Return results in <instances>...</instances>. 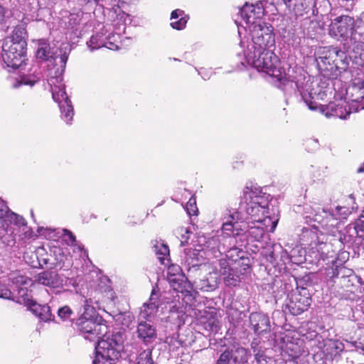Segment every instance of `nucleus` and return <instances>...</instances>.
<instances>
[{
    "mask_svg": "<svg viewBox=\"0 0 364 364\" xmlns=\"http://www.w3.org/2000/svg\"><path fill=\"white\" fill-rule=\"evenodd\" d=\"M230 220H227L225 223L223 224V233L221 235H224L226 237H230V232L233 231V228L235 224L238 221H244L243 219L244 215L241 212L234 211L233 213H229Z\"/></svg>",
    "mask_w": 364,
    "mask_h": 364,
    "instance_id": "nucleus-25",
    "label": "nucleus"
},
{
    "mask_svg": "<svg viewBox=\"0 0 364 364\" xmlns=\"http://www.w3.org/2000/svg\"><path fill=\"white\" fill-rule=\"evenodd\" d=\"M29 310L42 321H48L52 320L53 315L50 306L48 305H41L36 302L31 306Z\"/></svg>",
    "mask_w": 364,
    "mask_h": 364,
    "instance_id": "nucleus-27",
    "label": "nucleus"
},
{
    "mask_svg": "<svg viewBox=\"0 0 364 364\" xmlns=\"http://www.w3.org/2000/svg\"><path fill=\"white\" fill-rule=\"evenodd\" d=\"M303 253L304 250L299 247L292 249L290 252H288L286 250H282L281 252V259L284 262L286 260H289L294 263L301 262Z\"/></svg>",
    "mask_w": 364,
    "mask_h": 364,
    "instance_id": "nucleus-28",
    "label": "nucleus"
},
{
    "mask_svg": "<svg viewBox=\"0 0 364 364\" xmlns=\"http://www.w3.org/2000/svg\"><path fill=\"white\" fill-rule=\"evenodd\" d=\"M245 204L240 205V210L247 223H255L265 214L269 213V195L263 193L259 188H249L244 191Z\"/></svg>",
    "mask_w": 364,
    "mask_h": 364,
    "instance_id": "nucleus-4",
    "label": "nucleus"
},
{
    "mask_svg": "<svg viewBox=\"0 0 364 364\" xmlns=\"http://www.w3.org/2000/svg\"><path fill=\"white\" fill-rule=\"evenodd\" d=\"M188 16L181 9H176L171 14V26L176 30H182L186 27L188 21Z\"/></svg>",
    "mask_w": 364,
    "mask_h": 364,
    "instance_id": "nucleus-24",
    "label": "nucleus"
},
{
    "mask_svg": "<svg viewBox=\"0 0 364 364\" xmlns=\"http://www.w3.org/2000/svg\"><path fill=\"white\" fill-rule=\"evenodd\" d=\"M208 325L210 326V330H217L218 328V321L213 318V320H210L208 323Z\"/></svg>",
    "mask_w": 364,
    "mask_h": 364,
    "instance_id": "nucleus-59",
    "label": "nucleus"
},
{
    "mask_svg": "<svg viewBox=\"0 0 364 364\" xmlns=\"http://www.w3.org/2000/svg\"><path fill=\"white\" fill-rule=\"evenodd\" d=\"M254 343H252V348L253 349V352L255 353V360L259 363L262 360H263L264 354L260 350H257L255 347L253 346Z\"/></svg>",
    "mask_w": 364,
    "mask_h": 364,
    "instance_id": "nucleus-55",
    "label": "nucleus"
},
{
    "mask_svg": "<svg viewBox=\"0 0 364 364\" xmlns=\"http://www.w3.org/2000/svg\"><path fill=\"white\" fill-rule=\"evenodd\" d=\"M344 344L338 340L329 339L326 341L324 344V352L328 355L331 358H333L341 353L344 350Z\"/></svg>",
    "mask_w": 364,
    "mask_h": 364,
    "instance_id": "nucleus-23",
    "label": "nucleus"
},
{
    "mask_svg": "<svg viewBox=\"0 0 364 364\" xmlns=\"http://www.w3.org/2000/svg\"><path fill=\"white\" fill-rule=\"evenodd\" d=\"M36 282L40 284L50 287L58 288L63 286V279L55 272L44 271L36 277Z\"/></svg>",
    "mask_w": 364,
    "mask_h": 364,
    "instance_id": "nucleus-18",
    "label": "nucleus"
},
{
    "mask_svg": "<svg viewBox=\"0 0 364 364\" xmlns=\"http://www.w3.org/2000/svg\"><path fill=\"white\" fill-rule=\"evenodd\" d=\"M25 41H6L2 47V58L8 67L19 68L25 60Z\"/></svg>",
    "mask_w": 364,
    "mask_h": 364,
    "instance_id": "nucleus-8",
    "label": "nucleus"
},
{
    "mask_svg": "<svg viewBox=\"0 0 364 364\" xmlns=\"http://www.w3.org/2000/svg\"><path fill=\"white\" fill-rule=\"evenodd\" d=\"M220 269L219 272L222 275H226L227 272L232 269V268L229 267V264L225 259H221L219 260Z\"/></svg>",
    "mask_w": 364,
    "mask_h": 364,
    "instance_id": "nucleus-51",
    "label": "nucleus"
},
{
    "mask_svg": "<svg viewBox=\"0 0 364 364\" xmlns=\"http://www.w3.org/2000/svg\"><path fill=\"white\" fill-rule=\"evenodd\" d=\"M285 4L290 9L293 8L295 15L303 16L312 10V14L315 15L316 2L314 0H284Z\"/></svg>",
    "mask_w": 364,
    "mask_h": 364,
    "instance_id": "nucleus-15",
    "label": "nucleus"
},
{
    "mask_svg": "<svg viewBox=\"0 0 364 364\" xmlns=\"http://www.w3.org/2000/svg\"><path fill=\"white\" fill-rule=\"evenodd\" d=\"M10 210H9V208L6 205H1L0 207V225H2V223L4 221H6V215L9 213Z\"/></svg>",
    "mask_w": 364,
    "mask_h": 364,
    "instance_id": "nucleus-53",
    "label": "nucleus"
},
{
    "mask_svg": "<svg viewBox=\"0 0 364 364\" xmlns=\"http://www.w3.org/2000/svg\"><path fill=\"white\" fill-rule=\"evenodd\" d=\"M117 16L119 17L120 21H123L124 23H126L127 19L129 20V15L122 11H119Z\"/></svg>",
    "mask_w": 364,
    "mask_h": 364,
    "instance_id": "nucleus-58",
    "label": "nucleus"
},
{
    "mask_svg": "<svg viewBox=\"0 0 364 364\" xmlns=\"http://www.w3.org/2000/svg\"><path fill=\"white\" fill-rule=\"evenodd\" d=\"M58 315L62 320L65 321L73 315V311L68 306H64L58 309Z\"/></svg>",
    "mask_w": 364,
    "mask_h": 364,
    "instance_id": "nucleus-46",
    "label": "nucleus"
},
{
    "mask_svg": "<svg viewBox=\"0 0 364 364\" xmlns=\"http://www.w3.org/2000/svg\"><path fill=\"white\" fill-rule=\"evenodd\" d=\"M134 364H154L151 358V350L146 349L141 351L137 356Z\"/></svg>",
    "mask_w": 364,
    "mask_h": 364,
    "instance_id": "nucleus-38",
    "label": "nucleus"
},
{
    "mask_svg": "<svg viewBox=\"0 0 364 364\" xmlns=\"http://www.w3.org/2000/svg\"><path fill=\"white\" fill-rule=\"evenodd\" d=\"M235 241V237H226L224 235H215L209 238L201 237L198 239L199 247L205 252L206 259L218 258L222 252L225 251V244L230 245Z\"/></svg>",
    "mask_w": 364,
    "mask_h": 364,
    "instance_id": "nucleus-7",
    "label": "nucleus"
},
{
    "mask_svg": "<svg viewBox=\"0 0 364 364\" xmlns=\"http://www.w3.org/2000/svg\"><path fill=\"white\" fill-rule=\"evenodd\" d=\"M83 309L76 325L85 339L94 341L107 332V327L101 323L102 318L97 316L95 308L88 304L87 300H85Z\"/></svg>",
    "mask_w": 364,
    "mask_h": 364,
    "instance_id": "nucleus-6",
    "label": "nucleus"
},
{
    "mask_svg": "<svg viewBox=\"0 0 364 364\" xmlns=\"http://www.w3.org/2000/svg\"><path fill=\"white\" fill-rule=\"evenodd\" d=\"M49 55V46L46 43L43 42L39 43L36 56L39 59L46 60Z\"/></svg>",
    "mask_w": 364,
    "mask_h": 364,
    "instance_id": "nucleus-41",
    "label": "nucleus"
},
{
    "mask_svg": "<svg viewBox=\"0 0 364 364\" xmlns=\"http://www.w3.org/2000/svg\"><path fill=\"white\" fill-rule=\"evenodd\" d=\"M6 220L9 224L16 228L18 232H20V230L27 225L26 220L22 216L11 211L7 213Z\"/></svg>",
    "mask_w": 364,
    "mask_h": 364,
    "instance_id": "nucleus-33",
    "label": "nucleus"
},
{
    "mask_svg": "<svg viewBox=\"0 0 364 364\" xmlns=\"http://www.w3.org/2000/svg\"><path fill=\"white\" fill-rule=\"evenodd\" d=\"M168 282L173 289L177 291H182V284L185 281V279H182L179 277H168Z\"/></svg>",
    "mask_w": 364,
    "mask_h": 364,
    "instance_id": "nucleus-43",
    "label": "nucleus"
},
{
    "mask_svg": "<svg viewBox=\"0 0 364 364\" xmlns=\"http://www.w3.org/2000/svg\"><path fill=\"white\" fill-rule=\"evenodd\" d=\"M101 38L102 36L98 34L91 36L90 41L87 42V45L91 51L104 46V43Z\"/></svg>",
    "mask_w": 364,
    "mask_h": 364,
    "instance_id": "nucleus-39",
    "label": "nucleus"
},
{
    "mask_svg": "<svg viewBox=\"0 0 364 364\" xmlns=\"http://www.w3.org/2000/svg\"><path fill=\"white\" fill-rule=\"evenodd\" d=\"M14 282L17 284L25 285V284H28L31 282V280L27 277H25L23 276H19V277L14 278Z\"/></svg>",
    "mask_w": 364,
    "mask_h": 364,
    "instance_id": "nucleus-54",
    "label": "nucleus"
},
{
    "mask_svg": "<svg viewBox=\"0 0 364 364\" xmlns=\"http://www.w3.org/2000/svg\"><path fill=\"white\" fill-rule=\"evenodd\" d=\"M11 291L9 289L5 284H0V298L11 299Z\"/></svg>",
    "mask_w": 364,
    "mask_h": 364,
    "instance_id": "nucleus-49",
    "label": "nucleus"
},
{
    "mask_svg": "<svg viewBox=\"0 0 364 364\" xmlns=\"http://www.w3.org/2000/svg\"><path fill=\"white\" fill-rule=\"evenodd\" d=\"M336 58L332 63V72L334 70H346L348 66V59L345 52L336 48Z\"/></svg>",
    "mask_w": 364,
    "mask_h": 364,
    "instance_id": "nucleus-31",
    "label": "nucleus"
},
{
    "mask_svg": "<svg viewBox=\"0 0 364 364\" xmlns=\"http://www.w3.org/2000/svg\"><path fill=\"white\" fill-rule=\"evenodd\" d=\"M353 228L355 230V232H357V234L358 233V232L360 230H362L360 225L358 223L355 224Z\"/></svg>",
    "mask_w": 364,
    "mask_h": 364,
    "instance_id": "nucleus-62",
    "label": "nucleus"
},
{
    "mask_svg": "<svg viewBox=\"0 0 364 364\" xmlns=\"http://www.w3.org/2000/svg\"><path fill=\"white\" fill-rule=\"evenodd\" d=\"M224 282L227 286L229 287H235L237 286L241 280L240 275L238 274L237 269H230L226 275H223Z\"/></svg>",
    "mask_w": 364,
    "mask_h": 364,
    "instance_id": "nucleus-35",
    "label": "nucleus"
},
{
    "mask_svg": "<svg viewBox=\"0 0 364 364\" xmlns=\"http://www.w3.org/2000/svg\"><path fill=\"white\" fill-rule=\"evenodd\" d=\"M104 46L110 49V50H116L118 49V46L111 42L104 43Z\"/></svg>",
    "mask_w": 364,
    "mask_h": 364,
    "instance_id": "nucleus-60",
    "label": "nucleus"
},
{
    "mask_svg": "<svg viewBox=\"0 0 364 364\" xmlns=\"http://www.w3.org/2000/svg\"><path fill=\"white\" fill-rule=\"evenodd\" d=\"M350 41L355 58H359L364 63V31L358 26L350 33Z\"/></svg>",
    "mask_w": 364,
    "mask_h": 364,
    "instance_id": "nucleus-16",
    "label": "nucleus"
},
{
    "mask_svg": "<svg viewBox=\"0 0 364 364\" xmlns=\"http://www.w3.org/2000/svg\"><path fill=\"white\" fill-rule=\"evenodd\" d=\"M278 223V219L272 218L269 213L265 214L261 218L259 221H257L256 224H259L264 227L265 231L274 232Z\"/></svg>",
    "mask_w": 364,
    "mask_h": 364,
    "instance_id": "nucleus-34",
    "label": "nucleus"
},
{
    "mask_svg": "<svg viewBox=\"0 0 364 364\" xmlns=\"http://www.w3.org/2000/svg\"><path fill=\"white\" fill-rule=\"evenodd\" d=\"M152 248L155 254L158 256V259L162 264L167 265L169 262V249L164 243L155 241L153 243Z\"/></svg>",
    "mask_w": 364,
    "mask_h": 364,
    "instance_id": "nucleus-26",
    "label": "nucleus"
},
{
    "mask_svg": "<svg viewBox=\"0 0 364 364\" xmlns=\"http://www.w3.org/2000/svg\"><path fill=\"white\" fill-rule=\"evenodd\" d=\"M5 17V9L0 5V23L3 21Z\"/></svg>",
    "mask_w": 364,
    "mask_h": 364,
    "instance_id": "nucleus-61",
    "label": "nucleus"
},
{
    "mask_svg": "<svg viewBox=\"0 0 364 364\" xmlns=\"http://www.w3.org/2000/svg\"><path fill=\"white\" fill-rule=\"evenodd\" d=\"M17 228L11 224L4 221L0 225V242L6 247H13L17 243L18 238L20 239Z\"/></svg>",
    "mask_w": 364,
    "mask_h": 364,
    "instance_id": "nucleus-14",
    "label": "nucleus"
},
{
    "mask_svg": "<svg viewBox=\"0 0 364 364\" xmlns=\"http://www.w3.org/2000/svg\"><path fill=\"white\" fill-rule=\"evenodd\" d=\"M205 259V252L201 247L198 249H186L184 250V261L188 266L196 267L203 262Z\"/></svg>",
    "mask_w": 364,
    "mask_h": 364,
    "instance_id": "nucleus-21",
    "label": "nucleus"
},
{
    "mask_svg": "<svg viewBox=\"0 0 364 364\" xmlns=\"http://www.w3.org/2000/svg\"><path fill=\"white\" fill-rule=\"evenodd\" d=\"M199 74L201 75L202 77L204 79V80H207V79H209L210 78V76L206 74V73H204L202 72V71H200L199 72Z\"/></svg>",
    "mask_w": 364,
    "mask_h": 364,
    "instance_id": "nucleus-63",
    "label": "nucleus"
},
{
    "mask_svg": "<svg viewBox=\"0 0 364 364\" xmlns=\"http://www.w3.org/2000/svg\"><path fill=\"white\" fill-rule=\"evenodd\" d=\"M70 48L68 45L61 46L60 48V63L62 68L60 73L57 76H50L48 80L50 86L53 99L58 104L61 118L70 124L73 119L74 110L70 100L65 92V85L63 82L62 73L65 70Z\"/></svg>",
    "mask_w": 364,
    "mask_h": 364,
    "instance_id": "nucleus-3",
    "label": "nucleus"
},
{
    "mask_svg": "<svg viewBox=\"0 0 364 364\" xmlns=\"http://www.w3.org/2000/svg\"><path fill=\"white\" fill-rule=\"evenodd\" d=\"M20 231L23 232L25 238H31L33 234L32 230L27 225L21 228Z\"/></svg>",
    "mask_w": 364,
    "mask_h": 364,
    "instance_id": "nucleus-56",
    "label": "nucleus"
},
{
    "mask_svg": "<svg viewBox=\"0 0 364 364\" xmlns=\"http://www.w3.org/2000/svg\"><path fill=\"white\" fill-rule=\"evenodd\" d=\"M63 231L64 240L68 245L74 247V250H77L80 252L83 250V245L76 240L75 236L70 231L65 229H63Z\"/></svg>",
    "mask_w": 364,
    "mask_h": 364,
    "instance_id": "nucleus-36",
    "label": "nucleus"
},
{
    "mask_svg": "<svg viewBox=\"0 0 364 364\" xmlns=\"http://www.w3.org/2000/svg\"><path fill=\"white\" fill-rule=\"evenodd\" d=\"M305 29L307 37L313 38L319 30L323 29V23L317 20H311L309 22V26Z\"/></svg>",
    "mask_w": 364,
    "mask_h": 364,
    "instance_id": "nucleus-37",
    "label": "nucleus"
},
{
    "mask_svg": "<svg viewBox=\"0 0 364 364\" xmlns=\"http://www.w3.org/2000/svg\"><path fill=\"white\" fill-rule=\"evenodd\" d=\"M240 14L245 24L242 26L251 38V42L247 43L243 50L244 60L240 62L241 65L247 63L259 72L282 79V70L279 66V60L273 52L275 48L273 27L261 19L264 15L262 4L258 2L255 6L245 4L240 9Z\"/></svg>",
    "mask_w": 364,
    "mask_h": 364,
    "instance_id": "nucleus-1",
    "label": "nucleus"
},
{
    "mask_svg": "<svg viewBox=\"0 0 364 364\" xmlns=\"http://www.w3.org/2000/svg\"><path fill=\"white\" fill-rule=\"evenodd\" d=\"M358 173H363L364 172V162L362 164V165L358 168L357 170Z\"/></svg>",
    "mask_w": 364,
    "mask_h": 364,
    "instance_id": "nucleus-64",
    "label": "nucleus"
},
{
    "mask_svg": "<svg viewBox=\"0 0 364 364\" xmlns=\"http://www.w3.org/2000/svg\"><path fill=\"white\" fill-rule=\"evenodd\" d=\"M349 109L347 111L344 102L341 101L339 102H331L326 105L317 104L316 109L313 111L318 112L324 114L326 117H337L340 119H346L347 117L353 112V108L350 109V104H348Z\"/></svg>",
    "mask_w": 364,
    "mask_h": 364,
    "instance_id": "nucleus-11",
    "label": "nucleus"
},
{
    "mask_svg": "<svg viewBox=\"0 0 364 364\" xmlns=\"http://www.w3.org/2000/svg\"><path fill=\"white\" fill-rule=\"evenodd\" d=\"M356 23V27L360 26L362 28V26H364V11L358 16L356 21H355Z\"/></svg>",
    "mask_w": 364,
    "mask_h": 364,
    "instance_id": "nucleus-57",
    "label": "nucleus"
},
{
    "mask_svg": "<svg viewBox=\"0 0 364 364\" xmlns=\"http://www.w3.org/2000/svg\"><path fill=\"white\" fill-rule=\"evenodd\" d=\"M297 301H291L289 304L290 311L294 315H298L307 310L310 306V299L305 297L303 299V301H301L297 298H295Z\"/></svg>",
    "mask_w": 364,
    "mask_h": 364,
    "instance_id": "nucleus-29",
    "label": "nucleus"
},
{
    "mask_svg": "<svg viewBox=\"0 0 364 364\" xmlns=\"http://www.w3.org/2000/svg\"><path fill=\"white\" fill-rule=\"evenodd\" d=\"M250 322L256 333L267 332L270 329L269 320L265 314L252 313L250 316Z\"/></svg>",
    "mask_w": 364,
    "mask_h": 364,
    "instance_id": "nucleus-20",
    "label": "nucleus"
},
{
    "mask_svg": "<svg viewBox=\"0 0 364 364\" xmlns=\"http://www.w3.org/2000/svg\"><path fill=\"white\" fill-rule=\"evenodd\" d=\"M167 276L179 277H181L182 279H185V276L182 272L181 267L175 264H172L168 266Z\"/></svg>",
    "mask_w": 364,
    "mask_h": 364,
    "instance_id": "nucleus-42",
    "label": "nucleus"
},
{
    "mask_svg": "<svg viewBox=\"0 0 364 364\" xmlns=\"http://www.w3.org/2000/svg\"><path fill=\"white\" fill-rule=\"evenodd\" d=\"M248 224V230L247 234L248 236L252 237L256 241H259L262 239L264 235L265 230L264 227L256 223H247Z\"/></svg>",
    "mask_w": 364,
    "mask_h": 364,
    "instance_id": "nucleus-30",
    "label": "nucleus"
},
{
    "mask_svg": "<svg viewBox=\"0 0 364 364\" xmlns=\"http://www.w3.org/2000/svg\"><path fill=\"white\" fill-rule=\"evenodd\" d=\"M124 336L121 332L105 335L95 347L93 364H115L124 349Z\"/></svg>",
    "mask_w": 364,
    "mask_h": 364,
    "instance_id": "nucleus-5",
    "label": "nucleus"
},
{
    "mask_svg": "<svg viewBox=\"0 0 364 364\" xmlns=\"http://www.w3.org/2000/svg\"><path fill=\"white\" fill-rule=\"evenodd\" d=\"M186 210L187 213L190 215H194L196 214L198 210L195 199H193L192 198H190L186 204Z\"/></svg>",
    "mask_w": 364,
    "mask_h": 364,
    "instance_id": "nucleus-48",
    "label": "nucleus"
},
{
    "mask_svg": "<svg viewBox=\"0 0 364 364\" xmlns=\"http://www.w3.org/2000/svg\"><path fill=\"white\" fill-rule=\"evenodd\" d=\"M159 296L155 289H153L148 302L144 303L141 308L139 320L149 321L157 312L159 307Z\"/></svg>",
    "mask_w": 364,
    "mask_h": 364,
    "instance_id": "nucleus-17",
    "label": "nucleus"
},
{
    "mask_svg": "<svg viewBox=\"0 0 364 364\" xmlns=\"http://www.w3.org/2000/svg\"><path fill=\"white\" fill-rule=\"evenodd\" d=\"M277 80L285 86L295 88L310 110L316 109L318 102L314 100L318 92L313 78L301 68H289L287 73L282 70V78Z\"/></svg>",
    "mask_w": 364,
    "mask_h": 364,
    "instance_id": "nucleus-2",
    "label": "nucleus"
},
{
    "mask_svg": "<svg viewBox=\"0 0 364 364\" xmlns=\"http://www.w3.org/2000/svg\"><path fill=\"white\" fill-rule=\"evenodd\" d=\"M336 48L323 47L316 54V61L320 70L332 72V63L336 58Z\"/></svg>",
    "mask_w": 364,
    "mask_h": 364,
    "instance_id": "nucleus-13",
    "label": "nucleus"
},
{
    "mask_svg": "<svg viewBox=\"0 0 364 364\" xmlns=\"http://www.w3.org/2000/svg\"><path fill=\"white\" fill-rule=\"evenodd\" d=\"M279 248V249H282V246L280 245H274L272 248L273 250H269L266 255H267V260L268 262H269L270 263H274L276 260V256H275V254H274V250L277 249V248Z\"/></svg>",
    "mask_w": 364,
    "mask_h": 364,
    "instance_id": "nucleus-50",
    "label": "nucleus"
},
{
    "mask_svg": "<svg viewBox=\"0 0 364 364\" xmlns=\"http://www.w3.org/2000/svg\"><path fill=\"white\" fill-rule=\"evenodd\" d=\"M229 353L232 360L235 364L247 363L250 356V352L240 346H234L231 349H229Z\"/></svg>",
    "mask_w": 364,
    "mask_h": 364,
    "instance_id": "nucleus-22",
    "label": "nucleus"
},
{
    "mask_svg": "<svg viewBox=\"0 0 364 364\" xmlns=\"http://www.w3.org/2000/svg\"><path fill=\"white\" fill-rule=\"evenodd\" d=\"M231 360V355L228 348L220 354L215 364H230Z\"/></svg>",
    "mask_w": 364,
    "mask_h": 364,
    "instance_id": "nucleus-47",
    "label": "nucleus"
},
{
    "mask_svg": "<svg viewBox=\"0 0 364 364\" xmlns=\"http://www.w3.org/2000/svg\"><path fill=\"white\" fill-rule=\"evenodd\" d=\"M136 333L137 338L146 344L156 336V328L149 321L140 320Z\"/></svg>",
    "mask_w": 364,
    "mask_h": 364,
    "instance_id": "nucleus-19",
    "label": "nucleus"
},
{
    "mask_svg": "<svg viewBox=\"0 0 364 364\" xmlns=\"http://www.w3.org/2000/svg\"><path fill=\"white\" fill-rule=\"evenodd\" d=\"M16 301L19 304H24L28 309L31 308V306L36 303V301L33 300L31 294H29L28 289L26 287H20L18 289Z\"/></svg>",
    "mask_w": 364,
    "mask_h": 364,
    "instance_id": "nucleus-32",
    "label": "nucleus"
},
{
    "mask_svg": "<svg viewBox=\"0 0 364 364\" xmlns=\"http://www.w3.org/2000/svg\"><path fill=\"white\" fill-rule=\"evenodd\" d=\"M178 233L181 235V245H183L187 242L189 239L190 231L186 228H181L178 229Z\"/></svg>",
    "mask_w": 364,
    "mask_h": 364,
    "instance_id": "nucleus-52",
    "label": "nucleus"
},
{
    "mask_svg": "<svg viewBox=\"0 0 364 364\" xmlns=\"http://www.w3.org/2000/svg\"><path fill=\"white\" fill-rule=\"evenodd\" d=\"M364 80L355 79L346 90V100L356 112L364 109Z\"/></svg>",
    "mask_w": 364,
    "mask_h": 364,
    "instance_id": "nucleus-9",
    "label": "nucleus"
},
{
    "mask_svg": "<svg viewBox=\"0 0 364 364\" xmlns=\"http://www.w3.org/2000/svg\"><path fill=\"white\" fill-rule=\"evenodd\" d=\"M38 81V78L36 76H25L21 77V80L17 82V84L14 85L17 87L21 85L33 86Z\"/></svg>",
    "mask_w": 364,
    "mask_h": 364,
    "instance_id": "nucleus-44",
    "label": "nucleus"
},
{
    "mask_svg": "<svg viewBox=\"0 0 364 364\" xmlns=\"http://www.w3.org/2000/svg\"><path fill=\"white\" fill-rule=\"evenodd\" d=\"M323 211L325 213V218L323 219L322 223L329 228H337L350 213L349 208L339 205L335 208H323Z\"/></svg>",
    "mask_w": 364,
    "mask_h": 364,
    "instance_id": "nucleus-12",
    "label": "nucleus"
},
{
    "mask_svg": "<svg viewBox=\"0 0 364 364\" xmlns=\"http://www.w3.org/2000/svg\"><path fill=\"white\" fill-rule=\"evenodd\" d=\"M197 287L202 291H210L215 289L216 284L210 283L208 279H201L197 284Z\"/></svg>",
    "mask_w": 364,
    "mask_h": 364,
    "instance_id": "nucleus-45",
    "label": "nucleus"
},
{
    "mask_svg": "<svg viewBox=\"0 0 364 364\" xmlns=\"http://www.w3.org/2000/svg\"><path fill=\"white\" fill-rule=\"evenodd\" d=\"M355 23L354 18L349 16H338L329 25V35L337 39L346 38L349 31L352 32L356 28V26L353 27Z\"/></svg>",
    "mask_w": 364,
    "mask_h": 364,
    "instance_id": "nucleus-10",
    "label": "nucleus"
},
{
    "mask_svg": "<svg viewBox=\"0 0 364 364\" xmlns=\"http://www.w3.org/2000/svg\"><path fill=\"white\" fill-rule=\"evenodd\" d=\"M226 257L230 260L236 262L243 257V252L239 248L232 247L227 251Z\"/></svg>",
    "mask_w": 364,
    "mask_h": 364,
    "instance_id": "nucleus-40",
    "label": "nucleus"
}]
</instances>
